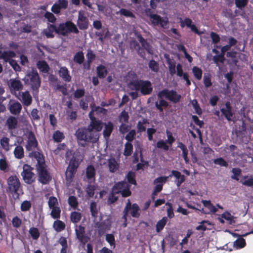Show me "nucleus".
Listing matches in <instances>:
<instances>
[{"mask_svg":"<svg viewBox=\"0 0 253 253\" xmlns=\"http://www.w3.org/2000/svg\"><path fill=\"white\" fill-rule=\"evenodd\" d=\"M103 123L100 120L93 119L87 127L79 128L75 132V135L79 145L85 147L88 143H95L99 139L100 132L103 127Z\"/></svg>","mask_w":253,"mask_h":253,"instance_id":"nucleus-1","label":"nucleus"},{"mask_svg":"<svg viewBox=\"0 0 253 253\" xmlns=\"http://www.w3.org/2000/svg\"><path fill=\"white\" fill-rule=\"evenodd\" d=\"M30 156L35 158L37 161L36 168L39 181L42 184H48L51 180L52 177L47 170L44 156L39 152L34 151L30 154Z\"/></svg>","mask_w":253,"mask_h":253,"instance_id":"nucleus-2","label":"nucleus"},{"mask_svg":"<svg viewBox=\"0 0 253 253\" xmlns=\"http://www.w3.org/2000/svg\"><path fill=\"white\" fill-rule=\"evenodd\" d=\"M128 87L131 90H134L128 93L132 100L138 97V91L143 95H147L151 94L153 91L152 84L148 80L136 79L131 81L128 84Z\"/></svg>","mask_w":253,"mask_h":253,"instance_id":"nucleus-3","label":"nucleus"},{"mask_svg":"<svg viewBox=\"0 0 253 253\" xmlns=\"http://www.w3.org/2000/svg\"><path fill=\"white\" fill-rule=\"evenodd\" d=\"M27 77L28 78L27 80L30 81V84L32 90L33 96L35 98L38 97L41 81L37 70L33 68L31 71L27 74Z\"/></svg>","mask_w":253,"mask_h":253,"instance_id":"nucleus-4","label":"nucleus"},{"mask_svg":"<svg viewBox=\"0 0 253 253\" xmlns=\"http://www.w3.org/2000/svg\"><path fill=\"white\" fill-rule=\"evenodd\" d=\"M59 35L67 36L69 33L78 34L79 31L76 25L71 21H67L58 25Z\"/></svg>","mask_w":253,"mask_h":253,"instance_id":"nucleus-5","label":"nucleus"},{"mask_svg":"<svg viewBox=\"0 0 253 253\" xmlns=\"http://www.w3.org/2000/svg\"><path fill=\"white\" fill-rule=\"evenodd\" d=\"M157 96L159 99L165 97L174 103H178L181 98V95L177 94L175 90H169L167 88L159 91Z\"/></svg>","mask_w":253,"mask_h":253,"instance_id":"nucleus-6","label":"nucleus"},{"mask_svg":"<svg viewBox=\"0 0 253 253\" xmlns=\"http://www.w3.org/2000/svg\"><path fill=\"white\" fill-rule=\"evenodd\" d=\"M34 168L30 165L24 164L23 166V170L21 173L22 179L27 184H32L35 181V174L33 172Z\"/></svg>","mask_w":253,"mask_h":253,"instance_id":"nucleus-7","label":"nucleus"},{"mask_svg":"<svg viewBox=\"0 0 253 253\" xmlns=\"http://www.w3.org/2000/svg\"><path fill=\"white\" fill-rule=\"evenodd\" d=\"M8 189L11 194H18L21 186V183L18 177L14 175L10 176L7 179Z\"/></svg>","mask_w":253,"mask_h":253,"instance_id":"nucleus-8","label":"nucleus"},{"mask_svg":"<svg viewBox=\"0 0 253 253\" xmlns=\"http://www.w3.org/2000/svg\"><path fill=\"white\" fill-rule=\"evenodd\" d=\"M77 24L79 28L81 30H85L88 28L89 22L84 11H79Z\"/></svg>","mask_w":253,"mask_h":253,"instance_id":"nucleus-9","label":"nucleus"},{"mask_svg":"<svg viewBox=\"0 0 253 253\" xmlns=\"http://www.w3.org/2000/svg\"><path fill=\"white\" fill-rule=\"evenodd\" d=\"M127 207L128 208L127 210V211L128 213L130 211V214L132 217L135 218H138L139 217L140 215L139 212L140 208L137 204L134 203L131 204L130 201L128 200L126 204L125 208H126Z\"/></svg>","mask_w":253,"mask_h":253,"instance_id":"nucleus-10","label":"nucleus"},{"mask_svg":"<svg viewBox=\"0 0 253 253\" xmlns=\"http://www.w3.org/2000/svg\"><path fill=\"white\" fill-rule=\"evenodd\" d=\"M19 95L21 98L19 99L24 106H29L31 105L33 98L29 91L20 92Z\"/></svg>","mask_w":253,"mask_h":253,"instance_id":"nucleus-11","label":"nucleus"},{"mask_svg":"<svg viewBox=\"0 0 253 253\" xmlns=\"http://www.w3.org/2000/svg\"><path fill=\"white\" fill-rule=\"evenodd\" d=\"M96 170L93 166H87L85 170V176L88 183H94L95 181Z\"/></svg>","mask_w":253,"mask_h":253,"instance_id":"nucleus-12","label":"nucleus"},{"mask_svg":"<svg viewBox=\"0 0 253 253\" xmlns=\"http://www.w3.org/2000/svg\"><path fill=\"white\" fill-rule=\"evenodd\" d=\"M54 32L59 35L58 27H56L55 25L52 24H48L47 28L44 29L43 31L46 37L50 39H52L54 37V35L53 34Z\"/></svg>","mask_w":253,"mask_h":253,"instance_id":"nucleus-13","label":"nucleus"},{"mask_svg":"<svg viewBox=\"0 0 253 253\" xmlns=\"http://www.w3.org/2000/svg\"><path fill=\"white\" fill-rule=\"evenodd\" d=\"M38 146V141L33 131H30L28 134V140L26 148L27 151H31Z\"/></svg>","mask_w":253,"mask_h":253,"instance_id":"nucleus-14","label":"nucleus"},{"mask_svg":"<svg viewBox=\"0 0 253 253\" xmlns=\"http://www.w3.org/2000/svg\"><path fill=\"white\" fill-rule=\"evenodd\" d=\"M225 105V108L220 109V111L228 121H232V118L234 114L232 111V108L229 101H227Z\"/></svg>","mask_w":253,"mask_h":253,"instance_id":"nucleus-15","label":"nucleus"},{"mask_svg":"<svg viewBox=\"0 0 253 253\" xmlns=\"http://www.w3.org/2000/svg\"><path fill=\"white\" fill-rule=\"evenodd\" d=\"M172 176H174L175 178L174 182L177 187H179L185 180V176L181 174L179 171L176 170H171V173L169 175V177Z\"/></svg>","mask_w":253,"mask_h":253,"instance_id":"nucleus-16","label":"nucleus"},{"mask_svg":"<svg viewBox=\"0 0 253 253\" xmlns=\"http://www.w3.org/2000/svg\"><path fill=\"white\" fill-rule=\"evenodd\" d=\"M59 75L63 80L66 82H70L71 81L72 77L69 74V71L66 67H61L58 71Z\"/></svg>","mask_w":253,"mask_h":253,"instance_id":"nucleus-17","label":"nucleus"},{"mask_svg":"<svg viewBox=\"0 0 253 253\" xmlns=\"http://www.w3.org/2000/svg\"><path fill=\"white\" fill-rule=\"evenodd\" d=\"M21 104L18 101H14L9 104L8 109L10 112L13 115H19L22 110Z\"/></svg>","mask_w":253,"mask_h":253,"instance_id":"nucleus-18","label":"nucleus"},{"mask_svg":"<svg viewBox=\"0 0 253 253\" xmlns=\"http://www.w3.org/2000/svg\"><path fill=\"white\" fill-rule=\"evenodd\" d=\"M137 38L141 43L142 48H144L147 52L149 54H152V50L151 49V46L149 42L142 37L140 34L137 36Z\"/></svg>","mask_w":253,"mask_h":253,"instance_id":"nucleus-19","label":"nucleus"},{"mask_svg":"<svg viewBox=\"0 0 253 253\" xmlns=\"http://www.w3.org/2000/svg\"><path fill=\"white\" fill-rule=\"evenodd\" d=\"M16 53L12 50L4 51L1 55V59H3L5 62H9L13 60L12 58L16 57Z\"/></svg>","mask_w":253,"mask_h":253,"instance_id":"nucleus-20","label":"nucleus"},{"mask_svg":"<svg viewBox=\"0 0 253 253\" xmlns=\"http://www.w3.org/2000/svg\"><path fill=\"white\" fill-rule=\"evenodd\" d=\"M36 65L40 72L42 73H47L50 70L48 64L45 60H39Z\"/></svg>","mask_w":253,"mask_h":253,"instance_id":"nucleus-21","label":"nucleus"},{"mask_svg":"<svg viewBox=\"0 0 253 253\" xmlns=\"http://www.w3.org/2000/svg\"><path fill=\"white\" fill-rule=\"evenodd\" d=\"M6 125L9 130H13L17 128L18 125V121L16 117L10 116L6 121Z\"/></svg>","mask_w":253,"mask_h":253,"instance_id":"nucleus-22","label":"nucleus"},{"mask_svg":"<svg viewBox=\"0 0 253 253\" xmlns=\"http://www.w3.org/2000/svg\"><path fill=\"white\" fill-rule=\"evenodd\" d=\"M10 87L15 91H19L22 89L23 85L19 80L16 79H11L9 83Z\"/></svg>","mask_w":253,"mask_h":253,"instance_id":"nucleus-23","label":"nucleus"},{"mask_svg":"<svg viewBox=\"0 0 253 253\" xmlns=\"http://www.w3.org/2000/svg\"><path fill=\"white\" fill-rule=\"evenodd\" d=\"M127 185V183L125 181L118 182L113 186V192L116 194L121 193Z\"/></svg>","mask_w":253,"mask_h":253,"instance_id":"nucleus-24","label":"nucleus"},{"mask_svg":"<svg viewBox=\"0 0 253 253\" xmlns=\"http://www.w3.org/2000/svg\"><path fill=\"white\" fill-rule=\"evenodd\" d=\"M159 99V100L158 101L155 102V106L157 109L160 112H163L164 111L163 107H168L169 104L168 101L164 100L163 98Z\"/></svg>","mask_w":253,"mask_h":253,"instance_id":"nucleus-25","label":"nucleus"},{"mask_svg":"<svg viewBox=\"0 0 253 253\" xmlns=\"http://www.w3.org/2000/svg\"><path fill=\"white\" fill-rule=\"evenodd\" d=\"M177 147L180 148L182 151V157L186 163H187L189 160L188 158V150L187 147L182 142L178 143Z\"/></svg>","mask_w":253,"mask_h":253,"instance_id":"nucleus-26","label":"nucleus"},{"mask_svg":"<svg viewBox=\"0 0 253 253\" xmlns=\"http://www.w3.org/2000/svg\"><path fill=\"white\" fill-rule=\"evenodd\" d=\"M85 229L82 225H79L75 230L77 238L81 242H83L85 237Z\"/></svg>","mask_w":253,"mask_h":253,"instance_id":"nucleus-27","label":"nucleus"},{"mask_svg":"<svg viewBox=\"0 0 253 253\" xmlns=\"http://www.w3.org/2000/svg\"><path fill=\"white\" fill-rule=\"evenodd\" d=\"M13 154L14 157L18 159H21L24 157V151L23 147L21 145H17L15 148Z\"/></svg>","mask_w":253,"mask_h":253,"instance_id":"nucleus-28","label":"nucleus"},{"mask_svg":"<svg viewBox=\"0 0 253 253\" xmlns=\"http://www.w3.org/2000/svg\"><path fill=\"white\" fill-rule=\"evenodd\" d=\"M96 71L98 77L100 79L104 78L108 73L107 70L106 69V67L103 65H100L98 66L96 68Z\"/></svg>","mask_w":253,"mask_h":253,"instance_id":"nucleus-29","label":"nucleus"},{"mask_svg":"<svg viewBox=\"0 0 253 253\" xmlns=\"http://www.w3.org/2000/svg\"><path fill=\"white\" fill-rule=\"evenodd\" d=\"M168 221V217H163L161 220H159L156 225L157 232H161L164 228Z\"/></svg>","mask_w":253,"mask_h":253,"instance_id":"nucleus-30","label":"nucleus"},{"mask_svg":"<svg viewBox=\"0 0 253 253\" xmlns=\"http://www.w3.org/2000/svg\"><path fill=\"white\" fill-rule=\"evenodd\" d=\"M113 125L111 122H109L107 124L105 125V129L103 132L105 137H109L110 136L113 130Z\"/></svg>","mask_w":253,"mask_h":253,"instance_id":"nucleus-31","label":"nucleus"},{"mask_svg":"<svg viewBox=\"0 0 253 253\" xmlns=\"http://www.w3.org/2000/svg\"><path fill=\"white\" fill-rule=\"evenodd\" d=\"M64 138V133L58 130L55 131L53 134V139L55 142H61Z\"/></svg>","mask_w":253,"mask_h":253,"instance_id":"nucleus-32","label":"nucleus"},{"mask_svg":"<svg viewBox=\"0 0 253 253\" xmlns=\"http://www.w3.org/2000/svg\"><path fill=\"white\" fill-rule=\"evenodd\" d=\"M58 243L62 246L60 253H67L68 249L67 239L65 237H61L58 240Z\"/></svg>","mask_w":253,"mask_h":253,"instance_id":"nucleus-33","label":"nucleus"},{"mask_svg":"<svg viewBox=\"0 0 253 253\" xmlns=\"http://www.w3.org/2000/svg\"><path fill=\"white\" fill-rule=\"evenodd\" d=\"M202 203L203 205L209 210L210 213H215L217 211V209L211 203L210 201L202 200Z\"/></svg>","mask_w":253,"mask_h":253,"instance_id":"nucleus-34","label":"nucleus"},{"mask_svg":"<svg viewBox=\"0 0 253 253\" xmlns=\"http://www.w3.org/2000/svg\"><path fill=\"white\" fill-rule=\"evenodd\" d=\"M74 61L79 64L83 63L84 60V53L82 51H78L74 56Z\"/></svg>","mask_w":253,"mask_h":253,"instance_id":"nucleus-35","label":"nucleus"},{"mask_svg":"<svg viewBox=\"0 0 253 253\" xmlns=\"http://www.w3.org/2000/svg\"><path fill=\"white\" fill-rule=\"evenodd\" d=\"M9 138L6 137H3L0 140L1 147L6 151L9 150Z\"/></svg>","mask_w":253,"mask_h":253,"instance_id":"nucleus-36","label":"nucleus"},{"mask_svg":"<svg viewBox=\"0 0 253 253\" xmlns=\"http://www.w3.org/2000/svg\"><path fill=\"white\" fill-rule=\"evenodd\" d=\"M133 151V145L130 142H126L125 145V149L124 155L125 156L128 157L132 154Z\"/></svg>","mask_w":253,"mask_h":253,"instance_id":"nucleus-37","label":"nucleus"},{"mask_svg":"<svg viewBox=\"0 0 253 253\" xmlns=\"http://www.w3.org/2000/svg\"><path fill=\"white\" fill-rule=\"evenodd\" d=\"M53 227L57 232H60L65 229V225L63 221L57 220L54 222Z\"/></svg>","mask_w":253,"mask_h":253,"instance_id":"nucleus-38","label":"nucleus"},{"mask_svg":"<svg viewBox=\"0 0 253 253\" xmlns=\"http://www.w3.org/2000/svg\"><path fill=\"white\" fill-rule=\"evenodd\" d=\"M192 72L194 77L197 80H200L202 79L203 72L201 68L194 66L192 68Z\"/></svg>","mask_w":253,"mask_h":253,"instance_id":"nucleus-39","label":"nucleus"},{"mask_svg":"<svg viewBox=\"0 0 253 253\" xmlns=\"http://www.w3.org/2000/svg\"><path fill=\"white\" fill-rule=\"evenodd\" d=\"M95 189L96 186L94 185H91V183H88L85 190L87 197L89 198L93 197Z\"/></svg>","mask_w":253,"mask_h":253,"instance_id":"nucleus-40","label":"nucleus"},{"mask_svg":"<svg viewBox=\"0 0 253 253\" xmlns=\"http://www.w3.org/2000/svg\"><path fill=\"white\" fill-rule=\"evenodd\" d=\"M51 211L50 215L53 219H58L60 217L61 210L59 207L50 208Z\"/></svg>","mask_w":253,"mask_h":253,"instance_id":"nucleus-41","label":"nucleus"},{"mask_svg":"<svg viewBox=\"0 0 253 253\" xmlns=\"http://www.w3.org/2000/svg\"><path fill=\"white\" fill-rule=\"evenodd\" d=\"M147 123V120L145 119H144L142 122L138 121L136 126L137 133H141L145 131L146 126H144V125Z\"/></svg>","mask_w":253,"mask_h":253,"instance_id":"nucleus-42","label":"nucleus"},{"mask_svg":"<svg viewBox=\"0 0 253 253\" xmlns=\"http://www.w3.org/2000/svg\"><path fill=\"white\" fill-rule=\"evenodd\" d=\"M82 215L81 213L77 211H73L71 213V221L73 223H77L79 222L81 219Z\"/></svg>","mask_w":253,"mask_h":253,"instance_id":"nucleus-43","label":"nucleus"},{"mask_svg":"<svg viewBox=\"0 0 253 253\" xmlns=\"http://www.w3.org/2000/svg\"><path fill=\"white\" fill-rule=\"evenodd\" d=\"M126 178L127 182L131 184L136 185V181L135 180V174L132 171H129L127 175Z\"/></svg>","mask_w":253,"mask_h":253,"instance_id":"nucleus-44","label":"nucleus"},{"mask_svg":"<svg viewBox=\"0 0 253 253\" xmlns=\"http://www.w3.org/2000/svg\"><path fill=\"white\" fill-rule=\"evenodd\" d=\"M29 232L34 240H37L39 238L40 234L37 228L32 227L30 228Z\"/></svg>","mask_w":253,"mask_h":253,"instance_id":"nucleus-45","label":"nucleus"},{"mask_svg":"<svg viewBox=\"0 0 253 253\" xmlns=\"http://www.w3.org/2000/svg\"><path fill=\"white\" fill-rule=\"evenodd\" d=\"M149 17L153 24L155 26L159 25L160 21L161 18L160 15L156 14H151L149 15Z\"/></svg>","mask_w":253,"mask_h":253,"instance_id":"nucleus-46","label":"nucleus"},{"mask_svg":"<svg viewBox=\"0 0 253 253\" xmlns=\"http://www.w3.org/2000/svg\"><path fill=\"white\" fill-rule=\"evenodd\" d=\"M148 66L151 70L154 72H157L159 71V64L154 59H151L150 60L148 64Z\"/></svg>","mask_w":253,"mask_h":253,"instance_id":"nucleus-47","label":"nucleus"},{"mask_svg":"<svg viewBox=\"0 0 253 253\" xmlns=\"http://www.w3.org/2000/svg\"><path fill=\"white\" fill-rule=\"evenodd\" d=\"M69 205L74 209H76L78 206L77 199L75 196H71L68 198Z\"/></svg>","mask_w":253,"mask_h":253,"instance_id":"nucleus-48","label":"nucleus"},{"mask_svg":"<svg viewBox=\"0 0 253 253\" xmlns=\"http://www.w3.org/2000/svg\"><path fill=\"white\" fill-rule=\"evenodd\" d=\"M166 141L163 140H159L156 144L157 147L159 149H162L165 151H168L169 149V146L167 144Z\"/></svg>","mask_w":253,"mask_h":253,"instance_id":"nucleus-49","label":"nucleus"},{"mask_svg":"<svg viewBox=\"0 0 253 253\" xmlns=\"http://www.w3.org/2000/svg\"><path fill=\"white\" fill-rule=\"evenodd\" d=\"M44 16L50 23H54L56 21V18L51 12L46 11L45 13Z\"/></svg>","mask_w":253,"mask_h":253,"instance_id":"nucleus-50","label":"nucleus"},{"mask_svg":"<svg viewBox=\"0 0 253 253\" xmlns=\"http://www.w3.org/2000/svg\"><path fill=\"white\" fill-rule=\"evenodd\" d=\"M55 89L61 91L63 95L64 96H66L68 94V89L66 84L64 85H60L58 84L56 85Z\"/></svg>","mask_w":253,"mask_h":253,"instance_id":"nucleus-51","label":"nucleus"},{"mask_svg":"<svg viewBox=\"0 0 253 253\" xmlns=\"http://www.w3.org/2000/svg\"><path fill=\"white\" fill-rule=\"evenodd\" d=\"M192 106L195 111V112L198 115H201L202 114V110L198 103L197 100L194 99L192 102Z\"/></svg>","mask_w":253,"mask_h":253,"instance_id":"nucleus-52","label":"nucleus"},{"mask_svg":"<svg viewBox=\"0 0 253 253\" xmlns=\"http://www.w3.org/2000/svg\"><path fill=\"white\" fill-rule=\"evenodd\" d=\"M106 240L113 248L115 247V240L114 236L112 234H107L106 235Z\"/></svg>","mask_w":253,"mask_h":253,"instance_id":"nucleus-53","label":"nucleus"},{"mask_svg":"<svg viewBox=\"0 0 253 253\" xmlns=\"http://www.w3.org/2000/svg\"><path fill=\"white\" fill-rule=\"evenodd\" d=\"M90 210L91 215L93 217H95L97 216L98 212L97 210V205L95 202H92L90 203Z\"/></svg>","mask_w":253,"mask_h":253,"instance_id":"nucleus-54","label":"nucleus"},{"mask_svg":"<svg viewBox=\"0 0 253 253\" xmlns=\"http://www.w3.org/2000/svg\"><path fill=\"white\" fill-rule=\"evenodd\" d=\"M129 119L128 113L125 111H123L119 116V121L122 123H127Z\"/></svg>","mask_w":253,"mask_h":253,"instance_id":"nucleus-55","label":"nucleus"},{"mask_svg":"<svg viewBox=\"0 0 253 253\" xmlns=\"http://www.w3.org/2000/svg\"><path fill=\"white\" fill-rule=\"evenodd\" d=\"M31 208V203L30 201H24L21 205V210L22 211H27Z\"/></svg>","mask_w":253,"mask_h":253,"instance_id":"nucleus-56","label":"nucleus"},{"mask_svg":"<svg viewBox=\"0 0 253 253\" xmlns=\"http://www.w3.org/2000/svg\"><path fill=\"white\" fill-rule=\"evenodd\" d=\"M48 205L49 208L57 207L58 203L57 198L53 196L50 197L48 201Z\"/></svg>","mask_w":253,"mask_h":253,"instance_id":"nucleus-57","label":"nucleus"},{"mask_svg":"<svg viewBox=\"0 0 253 253\" xmlns=\"http://www.w3.org/2000/svg\"><path fill=\"white\" fill-rule=\"evenodd\" d=\"M234 245L238 248H243L246 245L245 240L243 238H239L235 241Z\"/></svg>","mask_w":253,"mask_h":253,"instance_id":"nucleus-58","label":"nucleus"},{"mask_svg":"<svg viewBox=\"0 0 253 253\" xmlns=\"http://www.w3.org/2000/svg\"><path fill=\"white\" fill-rule=\"evenodd\" d=\"M120 13L126 17L131 18H134L135 17L134 15L131 11L125 8H121L120 10Z\"/></svg>","mask_w":253,"mask_h":253,"instance_id":"nucleus-59","label":"nucleus"},{"mask_svg":"<svg viewBox=\"0 0 253 253\" xmlns=\"http://www.w3.org/2000/svg\"><path fill=\"white\" fill-rule=\"evenodd\" d=\"M213 60L214 62L217 65L218 63H223L225 60V57L223 54L215 55L213 57Z\"/></svg>","mask_w":253,"mask_h":253,"instance_id":"nucleus-60","label":"nucleus"},{"mask_svg":"<svg viewBox=\"0 0 253 253\" xmlns=\"http://www.w3.org/2000/svg\"><path fill=\"white\" fill-rule=\"evenodd\" d=\"M87 62L92 63L96 57L95 54L91 49H88L86 54Z\"/></svg>","mask_w":253,"mask_h":253,"instance_id":"nucleus-61","label":"nucleus"},{"mask_svg":"<svg viewBox=\"0 0 253 253\" xmlns=\"http://www.w3.org/2000/svg\"><path fill=\"white\" fill-rule=\"evenodd\" d=\"M76 171L77 170L76 169H74L68 166L65 173L66 177L70 179L73 178L74 177Z\"/></svg>","mask_w":253,"mask_h":253,"instance_id":"nucleus-62","label":"nucleus"},{"mask_svg":"<svg viewBox=\"0 0 253 253\" xmlns=\"http://www.w3.org/2000/svg\"><path fill=\"white\" fill-rule=\"evenodd\" d=\"M235 3L237 7L242 9L248 4V0H235Z\"/></svg>","mask_w":253,"mask_h":253,"instance_id":"nucleus-63","label":"nucleus"},{"mask_svg":"<svg viewBox=\"0 0 253 253\" xmlns=\"http://www.w3.org/2000/svg\"><path fill=\"white\" fill-rule=\"evenodd\" d=\"M12 224L14 227L18 228L22 224V220L17 216H14L12 220Z\"/></svg>","mask_w":253,"mask_h":253,"instance_id":"nucleus-64","label":"nucleus"}]
</instances>
